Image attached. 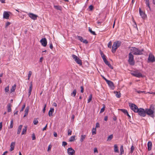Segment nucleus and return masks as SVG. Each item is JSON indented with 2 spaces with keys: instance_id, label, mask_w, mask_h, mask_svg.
Wrapping results in <instances>:
<instances>
[{
  "instance_id": "obj_1",
  "label": "nucleus",
  "mask_w": 155,
  "mask_h": 155,
  "mask_svg": "<svg viewBox=\"0 0 155 155\" xmlns=\"http://www.w3.org/2000/svg\"><path fill=\"white\" fill-rule=\"evenodd\" d=\"M145 110L146 115L147 114L153 118L154 117L155 108L153 104L150 105L149 108L146 109Z\"/></svg>"
},
{
  "instance_id": "obj_2",
  "label": "nucleus",
  "mask_w": 155,
  "mask_h": 155,
  "mask_svg": "<svg viewBox=\"0 0 155 155\" xmlns=\"http://www.w3.org/2000/svg\"><path fill=\"white\" fill-rule=\"evenodd\" d=\"M121 42L119 41H117L114 42L112 47V52L113 53L115 52L117 49L120 45Z\"/></svg>"
},
{
  "instance_id": "obj_3",
  "label": "nucleus",
  "mask_w": 155,
  "mask_h": 155,
  "mask_svg": "<svg viewBox=\"0 0 155 155\" xmlns=\"http://www.w3.org/2000/svg\"><path fill=\"white\" fill-rule=\"evenodd\" d=\"M130 50L131 51L132 53H133L134 55H141L143 54V50H139L135 47H132Z\"/></svg>"
},
{
  "instance_id": "obj_4",
  "label": "nucleus",
  "mask_w": 155,
  "mask_h": 155,
  "mask_svg": "<svg viewBox=\"0 0 155 155\" xmlns=\"http://www.w3.org/2000/svg\"><path fill=\"white\" fill-rule=\"evenodd\" d=\"M129 59L128 62L129 64L131 65L134 64V56L132 54V52H130L128 54Z\"/></svg>"
},
{
  "instance_id": "obj_5",
  "label": "nucleus",
  "mask_w": 155,
  "mask_h": 155,
  "mask_svg": "<svg viewBox=\"0 0 155 155\" xmlns=\"http://www.w3.org/2000/svg\"><path fill=\"white\" fill-rule=\"evenodd\" d=\"M138 114L142 117H145L146 116V110L142 108H140L137 112Z\"/></svg>"
},
{
  "instance_id": "obj_6",
  "label": "nucleus",
  "mask_w": 155,
  "mask_h": 155,
  "mask_svg": "<svg viewBox=\"0 0 155 155\" xmlns=\"http://www.w3.org/2000/svg\"><path fill=\"white\" fill-rule=\"evenodd\" d=\"M129 106L130 109L135 113H137L139 108L135 104L133 103L129 104Z\"/></svg>"
},
{
  "instance_id": "obj_7",
  "label": "nucleus",
  "mask_w": 155,
  "mask_h": 155,
  "mask_svg": "<svg viewBox=\"0 0 155 155\" xmlns=\"http://www.w3.org/2000/svg\"><path fill=\"white\" fill-rule=\"evenodd\" d=\"M72 57L74 59V61L76 62L78 64H79L80 65H82V62L81 60L75 54L72 55Z\"/></svg>"
},
{
  "instance_id": "obj_8",
  "label": "nucleus",
  "mask_w": 155,
  "mask_h": 155,
  "mask_svg": "<svg viewBox=\"0 0 155 155\" xmlns=\"http://www.w3.org/2000/svg\"><path fill=\"white\" fill-rule=\"evenodd\" d=\"M131 74L133 76L138 78L143 77V75L140 73L138 72L137 71H134V72L131 73Z\"/></svg>"
},
{
  "instance_id": "obj_9",
  "label": "nucleus",
  "mask_w": 155,
  "mask_h": 155,
  "mask_svg": "<svg viewBox=\"0 0 155 155\" xmlns=\"http://www.w3.org/2000/svg\"><path fill=\"white\" fill-rule=\"evenodd\" d=\"M148 62H153L155 61V58L152 54H149L148 58Z\"/></svg>"
},
{
  "instance_id": "obj_10",
  "label": "nucleus",
  "mask_w": 155,
  "mask_h": 155,
  "mask_svg": "<svg viewBox=\"0 0 155 155\" xmlns=\"http://www.w3.org/2000/svg\"><path fill=\"white\" fill-rule=\"evenodd\" d=\"M67 152L69 155H73L75 153V151L71 147L67 149Z\"/></svg>"
},
{
  "instance_id": "obj_11",
  "label": "nucleus",
  "mask_w": 155,
  "mask_h": 155,
  "mask_svg": "<svg viewBox=\"0 0 155 155\" xmlns=\"http://www.w3.org/2000/svg\"><path fill=\"white\" fill-rule=\"evenodd\" d=\"M40 42L41 45L44 47H45L47 45V41L45 38H42L40 41Z\"/></svg>"
},
{
  "instance_id": "obj_12",
  "label": "nucleus",
  "mask_w": 155,
  "mask_h": 155,
  "mask_svg": "<svg viewBox=\"0 0 155 155\" xmlns=\"http://www.w3.org/2000/svg\"><path fill=\"white\" fill-rule=\"evenodd\" d=\"M9 13H10V12L4 11L3 14V18L6 19H8L10 16Z\"/></svg>"
},
{
  "instance_id": "obj_13",
  "label": "nucleus",
  "mask_w": 155,
  "mask_h": 155,
  "mask_svg": "<svg viewBox=\"0 0 155 155\" xmlns=\"http://www.w3.org/2000/svg\"><path fill=\"white\" fill-rule=\"evenodd\" d=\"M77 38L80 41H81L83 42L84 43H85L86 44L88 43V41L86 39L84 40L82 37L77 36Z\"/></svg>"
},
{
  "instance_id": "obj_14",
  "label": "nucleus",
  "mask_w": 155,
  "mask_h": 155,
  "mask_svg": "<svg viewBox=\"0 0 155 155\" xmlns=\"http://www.w3.org/2000/svg\"><path fill=\"white\" fill-rule=\"evenodd\" d=\"M29 16L32 19L35 20L37 19V18L38 17V15L34 14L32 13H29L28 14Z\"/></svg>"
},
{
  "instance_id": "obj_15",
  "label": "nucleus",
  "mask_w": 155,
  "mask_h": 155,
  "mask_svg": "<svg viewBox=\"0 0 155 155\" xmlns=\"http://www.w3.org/2000/svg\"><path fill=\"white\" fill-rule=\"evenodd\" d=\"M107 83L108 84V85L112 89H114V84L112 81L109 80L108 81H107Z\"/></svg>"
},
{
  "instance_id": "obj_16",
  "label": "nucleus",
  "mask_w": 155,
  "mask_h": 155,
  "mask_svg": "<svg viewBox=\"0 0 155 155\" xmlns=\"http://www.w3.org/2000/svg\"><path fill=\"white\" fill-rule=\"evenodd\" d=\"M139 12L140 15L141 16L142 18L143 19L145 18L146 17V15L145 13L141 11L140 8H139Z\"/></svg>"
},
{
  "instance_id": "obj_17",
  "label": "nucleus",
  "mask_w": 155,
  "mask_h": 155,
  "mask_svg": "<svg viewBox=\"0 0 155 155\" xmlns=\"http://www.w3.org/2000/svg\"><path fill=\"white\" fill-rule=\"evenodd\" d=\"M32 82H31L30 84V86L29 87V89L28 91V97H29L31 94L32 89Z\"/></svg>"
},
{
  "instance_id": "obj_18",
  "label": "nucleus",
  "mask_w": 155,
  "mask_h": 155,
  "mask_svg": "<svg viewBox=\"0 0 155 155\" xmlns=\"http://www.w3.org/2000/svg\"><path fill=\"white\" fill-rule=\"evenodd\" d=\"M152 147V143L151 141H149L147 143L148 150L150 151L151 150Z\"/></svg>"
},
{
  "instance_id": "obj_19",
  "label": "nucleus",
  "mask_w": 155,
  "mask_h": 155,
  "mask_svg": "<svg viewBox=\"0 0 155 155\" xmlns=\"http://www.w3.org/2000/svg\"><path fill=\"white\" fill-rule=\"evenodd\" d=\"M27 126H25L24 128H23L21 133V135L25 134L26 133L27 130Z\"/></svg>"
},
{
  "instance_id": "obj_20",
  "label": "nucleus",
  "mask_w": 155,
  "mask_h": 155,
  "mask_svg": "<svg viewBox=\"0 0 155 155\" xmlns=\"http://www.w3.org/2000/svg\"><path fill=\"white\" fill-rule=\"evenodd\" d=\"M15 142H12L11 143V144L10 145L11 148L10 149V150H9L10 151H12L13 150H14V147H15Z\"/></svg>"
},
{
  "instance_id": "obj_21",
  "label": "nucleus",
  "mask_w": 155,
  "mask_h": 155,
  "mask_svg": "<svg viewBox=\"0 0 155 155\" xmlns=\"http://www.w3.org/2000/svg\"><path fill=\"white\" fill-rule=\"evenodd\" d=\"M54 109L53 108H51L48 112V115L50 117L52 116V114L54 112Z\"/></svg>"
},
{
  "instance_id": "obj_22",
  "label": "nucleus",
  "mask_w": 155,
  "mask_h": 155,
  "mask_svg": "<svg viewBox=\"0 0 155 155\" xmlns=\"http://www.w3.org/2000/svg\"><path fill=\"white\" fill-rule=\"evenodd\" d=\"M114 94H115L116 97L118 98H119L121 97V94L120 92L117 91H114Z\"/></svg>"
},
{
  "instance_id": "obj_23",
  "label": "nucleus",
  "mask_w": 155,
  "mask_h": 155,
  "mask_svg": "<svg viewBox=\"0 0 155 155\" xmlns=\"http://www.w3.org/2000/svg\"><path fill=\"white\" fill-rule=\"evenodd\" d=\"M29 110V107H27L25 109V114L24 116V117H25L26 116H27L28 114Z\"/></svg>"
},
{
  "instance_id": "obj_24",
  "label": "nucleus",
  "mask_w": 155,
  "mask_h": 155,
  "mask_svg": "<svg viewBox=\"0 0 155 155\" xmlns=\"http://www.w3.org/2000/svg\"><path fill=\"white\" fill-rule=\"evenodd\" d=\"M22 127V125H21L18 126L17 132V134H19L20 133Z\"/></svg>"
},
{
  "instance_id": "obj_25",
  "label": "nucleus",
  "mask_w": 155,
  "mask_h": 155,
  "mask_svg": "<svg viewBox=\"0 0 155 155\" xmlns=\"http://www.w3.org/2000/svg\"><path fill=\"white\" fill-rule=\"evenodd\" d=\"M114 151L115 152L118 153L119 152L117 146V144H115L114 145Z\"/></svg>"
},
{
  "instance_id": "obj_26",
  "label": "nucleus",
  "mask_w": 155,
  "mask_h": 155,
  "mask_svg": "<svg viewBox=\"0 0 155 155\" xmlns=\"http://www.w3.org/2000/svg\"><path fill=\"white\" fill-rule=\"evenodd\" d=\"M11 105L10 104H8L7 105L8 112H10L11 111Z\"/></svg>"
},
{
  "instance_id": "obj_27",
  "label": "nucleus",
  "mask_w": 155,
  "mask_h": 155,
  "mask_svg": "<svg viewBox=\"0 0 155 155\" xmlns=\"http://www.w3.org/2000/svg\"><path fill=\"white\" fill-rule=\"evenodd\" d=\"M145 0V3L146 5L148 6V7L149 9L150 10H151V8L150 5V3L149 0Z\"/></svg>"
},
{
  "instance_id": "obj_28",
  "label": "nucleus",
  "mask_w": 155,
  "mask_h": 155,
  "mask_svg": "<svg viewBox=\"0 0 155 155\" xmlns=\"http://www.w3.org/2000/svg\"><path fill=\"white\" fill-rule=\"evenodd\" d=\"M76 89H74L73 91L71 94V96L74 97L76 95Z\"/></svg>"
},
{
  "instance_id": "obj_29",
  "label": "nucleus",
  "mask_w": 155,
  "mask_h": 155,
  "mask_svg": "<svg viewBox=\"0 0 155 155\" xmlns=\"http://www.w3.org/2000/svg\"><path fill=\"white\" fill-rule=\"evenodd\" d=\"M86 137V135H82L81 136V138L80 140V141L81 142H82L84 139H85V138Z\"/></svg>"
},
{
  "instance_id": "obj_30",
  "label": "nucleus",
  "mask_w": 155,
  "mask_h": 155,
  "mask_svg": "<svg viewBox=\"0 0 155 155\" xmlns=\"http://www.w3.org/2000/svg\"><path fill=\"white\" fill-rule=\"evenodd\" d=\"M120 154H123L124 153V150L123 149V145L121 146L120 148Z\"/></svg>"
},
{
  "instance_id": "obj_31",
  "label": "nucleus",
  "mask_w": 155,
  "mask_h": 155,
  "mask_svg": "<svg viewBox=\"0 0 155 155\" xmlns=\"http://www.w3.org/2000/svg\"><path fill=\"white\" fill-rule=\"evenodd\" d=\"M16 84H15L12 87V88L11 89V92H13L15 91V87H16Z\"/></svg>"
},
{
  "instance_id": "obj_32",
  "label": "nucleus",
  "mask_w": 155,
  "mask_h": 155,
  "mask_svg": "<svg viewBox=\"0 0 155 155\" xmlns=\"http://www.w3.org/2000/svg\"><path fill=\"white\" fill-rule=\"evenodd\" d=\"M106 65H107L110 68L113 69V67L108 62V61H106V62L105 63Z\"/></svg>"
},
{
  "instance_id": "obj_33",
  "label": "nucleus",
  "mask_w": 155,
  "mask_h": 155,
  "mask_svg": "<svg viewBox=\"0 0 155 155\" xmlns=\"http://www.w3.org/2000/svg\"><path fill=\"white\" fill-rule=\"evenodd\" d=\"M89 31L93 35H96L95 32L94 31H92V29L90 27H89Z\"/></svg>"
},
{
  "instance_id": "obj_34",
  "label": "nucleus",
  "mask_w": 155,
  "mask_h": 155,
  "mask_svg": "<svg viewBox=\"0 0 155 155\" xmlns=\"http://www.w3.org/2000/svg\"><path fill=\"white\" fill-rule=\"evenodd\" d=\"M113 134L110 135L108 137L107 141H109L110 140L113 138Z\"/></svg>"
},
{
  "instance_id": "obj_35",
  "label": "nucleus",
  "mask_w": 155,
  "mask_h": 155,
  "mask_svg": "<svg viewBox=\"0 0 155 155\" xmlns=\"http://www.w3.org/2000/svg\"><path fill=\"white\" fill-rule=\"evenodd\" d=\"M75 136H71L69 139V141L72 142L74 141L75 140Z\"/></svg>"
},
{
  "instance_id": "obj_36",
  "label": "nucleus",
  "mask_w": 155,
  "mask_h": 155,
  "mask_svg": "<svg viewBox=\"0 0 155 155\" xmlns=\"http://www.w3.org/2000/svg\"><path fill=\"white\" fill-rule=\"evenodd\" d=\"M14 124V121L13 119H12L10 122V128H12L13 127Z\"/></svg>"
},
{
  "instance_id": "obj_37",
  "label": "nucleus",
  "mask_w": 155,
  "mask_h": 155,
  "mask_svg": "<svg viewBox=\"0 0 155 155\" xmlns=\"http://www.w3.org/2000/svg\"><path fill=\"white\" fill-rule=\"evenodd\" d=\"M92 94H90V96L89 97V99L87 100V102L88 103L90 102L92 100Z\"/></svg>"
},
{
  "instance_id": "obj_38",
  "label": "nucleus",
  "mask_w": 155,
  "mask_h": 155,
  "mask_svg": "<svg viewBox=\"0 0 155 155\" xmlns=\"http://www.w3.org/2000/svg\"><path fill=\"white\" fill-rule=\"evenodd\" d=\"M54 7L56 9L61 10V7L59 5H54Z\"/></svg>"
},
{
  "instance_id": "obj_39",
  "label": "nucleus",
  "mask_w": 155,
  "mask_h": 155,
  "mask_svg": "<svg viewBox=\"0 0 155 155\" xmlns=\"http://www.w3.org/2000/svg\"><path fill=\"white\" fill-rule=\"evenodd\" d=\"M120 110L125 114H126L128 112L127 111L124 109H120Z\"/></svg>"
},
{
  "instance_id": "obj_40",
  "label": "nucleus",
  "mask_w": 155,
  "mask_h": 155,
  "mask_svg": "<svg viewBox=\"0 0 155 155\" xmlns=\"http://www.w3.org/2000/svg\"><path fill=\"white\" fill-rule=\"evenodd\" d=\"M96 133V128H93L92 130V134L94 135Z\"/></svg>"
},
{
  "instance_id": "obj_41",
  "label": "nucleus",
  "mask_w": 155,
  "mask_h": 155,
  "mask_svg": "<svg viewBox=\"0 0 155 155\" xmlns=\"http://www.w3.org/2000/svg\"><path fill=\"white\" fill-rule=\"evenodd\" d=\"M135 91L136 92H137V93H138V94H139L142 93H145V91H141L140 90H137L136 89H135Z\"/></svg>"
},
{
  "instance_id": "obj_42",
  "label": "nucleus",
  "mask_w": 155,
  "mask_h": 155,
  "mask_svg": "<svg viewBox=\"0 0 155 155\" xmlns=\"http://www.w3.org/2000/svg\"><path fill=\"white\" fill-rule=\"evenodd\" d=\"M5 91L6 93H8L9 91V87L8 86L5 88Z\"/></svg>"
},
{
  "instance_id": "obj_43",
  "label": "nucleus",
  "mask_w": 155,
  "mask_h": 155,
  "mask_svg": "<svg viewBox=\"0 0 155 155\" xmlns=\"http://www.w3.org/2000/svg\"><path fill=\"white\" fill-rule=\"evenodd\" d=\"M32 74V72L31 71H29V74L28 75V80H29L30 79V78L31 75V74Z\"/></svg>"
},
{
  "instance_id": "obj_44",
  "label": "nucleus",
  "mask_w": 155,
  "mask_h": 155,
  "mask_svg": "<svg viewBox=\"0 0 155 155\" xmlns=\"http://www.w3.org/2000/svg\"><path fill=\"white\" fill-rule=\"evenodd\" d=\"M112 45V42L110 41L108 44L107 46L109 48H111Z\"/></svg>"
},
{
  "instance_id": "obj_45",
  "label": "nucleus",
  "mask_w": 155,
  "mask_h": 155,
  "mask_svg": "<svg viewBox=\"0 0 155 155\" xmlns=\"http://www.w3.org/2000/svg\"><path fill=\"white\" fill-rule=\"evenodd\" d=\"M33 123H34V124L36 125L38 123V121L37 119H35L33 120Z\"/></svg>"
},
{
  "instance_id": "obj_46",
  "label": "nucleus",
  "mask_w": 155,
  "mask_h": 155,
  "mask_svg": "<svg viewBox=\"0 0 155 155\" xmlns=\"http://www.w3.org/2000/svg\"><path fill=\"white\" fill-rule=\"evenodd\" d=\"M72 134V131L70 129H69L68 130V135H71Z\"/></svg>"
},
{
  "instance_id": "obj_47",
  "label": "nucleus",
  "mask_w": 155,
  "mask_h": 155,
  "mask_svg": "<svg viewBox=\"0 0 155 155\" xmlns=\"http://www.w3.org/2000/svg\"><path fill=\"white\" fill-rule=\"evenodd\" d=\"M100 52L101 55V56L102 58H104L103 57H105V55H104V54H103V53L101 51H100Z\"/></svg>"
},
{
  "instance_id": "obj_48",
  "label": "nucleus",
  "mask_w": 155,
  "mask_h": 155,
  "mask_svg": "<svg viewBox=\"0 0 155 155\" xmlns=\"http://www.w3.org/2000/svg\"><path fill=\"white\" fill-rule=\"evenodd\" d=\"M25 104H24L23 105L22 107L20 110V112H22L23 111L24 109L25 108Z\"/></svg>"
},
{
  "instance_id": "obj_49",
  "label": "nucleus",
  "mask_w": 155,
  "mask_h": 155,
  "mask_svg": "<svg viewBox=\"0 0 155 155\" xmlns=\"http://www.w3.org/2000/svg\"><path fill=\"white\" fill-rule=\"evenodd\" d=\"M32 140H34L36 139V137L35 135V134L34 133H33L32 134Z\"/></svg>"
},
{
  "instance_id": "obj_50",
  "label": "nucleus",
  "mask_w": 155,
  "mask_h": 155,
  "mask_svg": "<svg viewBox=\"0 0 155 155\" xmlns=\"http://www.w3.org/2000/svg\"><path fill=\"white\" fill-rule=\"evenodd\" d=\"M134 147L133 146H132L131 147V150H130V153H132L133 152V151L134 150Z\"/></svg>"
},
{
  "instance_id": "obj_51",
  "label": "nucleus",
  "mask_w": 155,
  "mask_h": 155,
  "mask_svg": "<svg viewBox=\"0 0 155 155\" xmlns=\"http://www.w3.org/2000/svg\"><path fill=\"white\" fill-rule=\"evenodd\" d=\"M94 7L93 5H91L89 6L88 8L90 9V11H92Z\"/></svg>"
},
{
  "instance_id": "obj_52",
  "label": "nucleus",
  "mask_w": 155,
  "mask_h": 155,
  "mask_svg": "<svg viewBox=\"0 0 155 155\" xmlns=\"http://www.w3.org/2000/svg\"><path fill=\"white\" fill-rule=\"evenodd\" d=\"M51 147V145H49L48 147V150H47L48 152H49L50 151Z\"/></svg>"
},
{
  "instance_id": "obj_53",
  "label": "nucleus",
  "mask_w": 155,
  "mask_h": 155,
  "mask_svg": "<svg viewBox=\"0 0 155 155\" xmlns=\"http://www.w3.org/2000/svg\"><path fill=\"white\" fill-rule=\"evenodd\" d=\"M80 88L81 89V93H83L84 92V88L83 86H81Z\"/></svg>"
},
{
  "instance_id": "obj_54",
  "label": "nucleus",
  "mask_w": 155,
  "mask_h": 155,
  "mask_svg": "<svg viewBox=\"0 0 155 155\" xmlns=\"http://www.w3.org/2000/svg\"><path fill=\"white\" fill-rule=\"evenodd\" d=\"M105 106H104L101 109V111H100V112L101 113H102L103 112L104 110H105Z\"/></svg>"
},
{
  "instance_id": "obj_55",
  "label": "nucleus",
  "mask_w": 155,
  "mask_h": 155,
  "mask_svg": "<svg viewBox=\"0 0 155 155\" xmlns=\"http://www.w3.org/2000/svg\"><path fill=\"white\" fill-rule=\"evenodd\" d=\"M46 106V104H45L44 107L43 109V113H45V111Z\"/></svg>"
},
{
  "instance_id": "obj_56",
  "label": "nucleus",
  "mask_w": 155,
  "mask_h": 155,
  "mask_svg": "<svg viewBox=\"0 0 155 155\" xmlns=\"http://www.w3.org/2000/svg\"><path fill=\"white\" fill-rule=\"evenodd\" d=\"M11 24V23L9 22H7L5 24V27H7Z\"/></svg>"
},
{
  "instance_id": "obj_57",
  "label": "nucleus",
  "mask_w": 155,
  "mask_h": 155,
  "mask_svg": "<svg viewBox=\"0 0 155 155\" xmlns=\"http://www.w3.org/2000/svg\"><path fill=\"white\" fill-rule=\"evenodd\" d=\"M67 143L66 142L63 141L62 142V145L65 146L67 145Z\"/></svg>"
},
{
  "instance_id": "obj_58",
  "label": "nucleus",
  "mask_w": 155,
  "mask_h": 155,
  "mask_svg": "<svg viewBox=\"0 0 155 155\" xmlns=\"http://www.w3.org/2000/svg\"><path fill=\"white\" fill-rule=\"evenodd\" d=\"M96 128H98L100 127V124L98 123H97L96 124Z\"/></svg>"
},
{
  "instance_id": "obj_59",
  "label": "nucleus",
  "mask_w": 155,
  "mask_h": 155,
  "mask_svg": "<svg viewBox=\"0 0 155 155\" xmlns=\"http://www.w3.org/2000/svg\"><path fill=\"white\" fill-rule=\"evenodd\" d=\"M50 48L51 49H52L53 48V45L51 42L50 44V46H49Z\"/></svg>"
},
{
  "instance_id": "obj_60",
  "label": "nucleus",
  "mask_w": 155,
  "mask_h": 155,
  "mask_svg": "<svg viewBox=\"0 0 155 155\" xmlns=\"http://www.w3.org/2000/svg\"><path fill=\"white\" fill-rule=\"evenodd\" d=\"M94 152L98 153V151L97 149L96 148H95L94 149Z\"/></svg>"
},
{
  "instance_id": "obj_61",
  "label": "nucleus",
  "mask_w": 155,
  "mask_h": 155,
  "mask_svg": "<svg viewBox=\"0 0 155 155\" xmlns=\"http://www.w3.org/2000/svg\"><path fill=\"white\" fill-rule=\"evenodd\" d=\"M43 59V57H41L40 59L39 62L41 63L42 62Z\"/></svg>"
},
{
  "instance_id": "obj_62",
  "label": "nucleus",
  "mask_w": 155,
  "mask_h": 155,
  "mask_svg": "<svg viewBox=\"0 0 155 155\" xmlns=\"http://www.w3.org/2000/svg\"><path fill=\"white\" fill-rule=\"evenodd\" d=\"M47 125H48V124H47L45 126V127L43 128V129L42 130L43 131H44V130H46V128H47Z\"/></svg>"
},
{
  "instance_id": "obj_63",
  "label": "nucleus",
  "mask_w": 155,
  "mask_h": 155,
  "mask_svg": "<svg viewBox=\"0 0 155 155\" xmlns=\"http://www.w3.org/2000/svg\"><path fill=\"white\" fill-rule=\"evenodd\" d=\"M54 137H57V133L55 132H54Z\"/></svg>"
},
{
  "instance_id": "obj_64",
  "label": "nucleus",
  "mask_w": 155,
  "mask_h": 155,
  "mask_svg": "<svg viewBox=\"0 0 155 155\" xmlns=\"http://www.w3.org/2000/svg\"><path fill=\"white\" fill-rule=\"evenodd\" d=\"M104 58H103V59L104 62L105 63L106 61H107V60L105 57H104Z\"/></svg>"
}]
</instances>
